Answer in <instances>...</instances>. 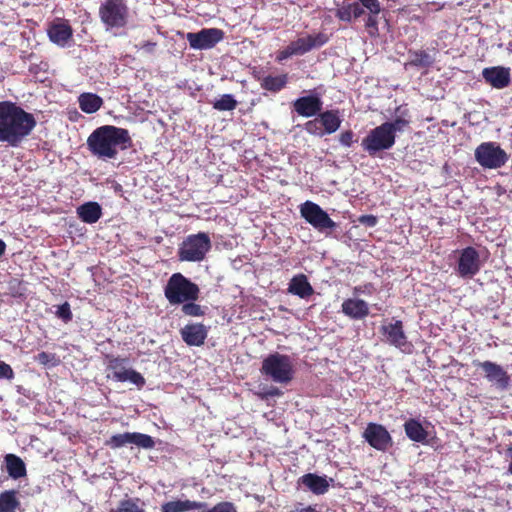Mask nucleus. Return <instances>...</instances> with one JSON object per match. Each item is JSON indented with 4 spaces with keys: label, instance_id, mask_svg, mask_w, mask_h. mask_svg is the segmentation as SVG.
<instances>
[{
    "label": "nucleus",
    "instance_id": "nucleus-1",
    "mask_svg": "<svg viewBox=\"0 0 512 512\" xmlns=\"http://www.w3.org/2000/svg\"><path fill=\"white\" fill-rule=\"evenodd\" d=\"M37 125L32 113L12 101H0V142L18 147Z\"/></svg>",
    "mask_w": 512,
    "mask_h": 512
},
{
    "label": "nucleus",
    "instance_id": "nucleus-2",
    "mask_svg": "<svg viewBox=\"0 0 512 512\" xmlns=\"http://www.w3.org/2000/svg\"><path fill=\"white\" fill-rule=\"evenodd\" d=\"M132 145L129 131L113 125L100 126L87 138L88 150L98 159H115L120 150H127Z\"/></svg>",
    "mask_w": 512,
    "mask_h": 512
},
{
    "label": "nucleus",
    "instance_id": "nucleus-3",
    "mask_svg": "<svg viewBox=\"0 0 512 512\" xmlns=\"http://www.w3.org/2000/svg\"><path fill=\"white\" fill-rule=\"evenodd\" d=\"M199 286L182 273H173L164 287V295L171 305H179L199 298Z\"/></svg>",
    "mask_w": 512,
    "mask_h": 512
},
{
    "label": "nucleus",
    "instance_id": "nucleus-4",
    "mask_svg": "<svg viewBox=\"0 0 512 512\" xmlns=\"http://www.w3.org/2000/svg\"><path fill=\"white\" fill-rule=\"evenodd\" d=\"M211 248L212 242L208 233L190 234L179 244L177 257L181 262H202Z\"/></svg>",
    "mask_w": 512,
    "mask_h": 512
},
{
    "label": "nucleus",
    "instance_id": "nucleus-5",
    "mask_svg": "<svg viewBox=\"0 0 512 512\" xmlns=\"http://www.w3.org/2000/svg\"><path fill=\"white\" fill-rule=\"evenodd\" d=\"M260 371L276 383L287 384L294 378V367L291 357L278 352L269 354L262 361Z\"/></svg>",
    "mask_w": 512,
    "mask_h": 512
},
{
    "label": "nucleus",
    "instance_id": "nucleus-6",
    "mask_svg": "<svg viewBox=\"0 0 512 512\" xmlns=\"http://www.w3.org/2000/svg\"><path fill=\"white\" fill-rule=\"evenodd\" d=\"M106 371L112 373V379L116 382H126L136 385L139 389H141L146 381L141 373L138 371L127 368L126 365L128 363V358L114 356L112 354H106L104 356Z\"/></svg>",
    "mask_w": 512,
    "mask_h": 512
},
{
    "label": "nucleus",
    "instance_id": "nucleus-7",
    "mask_svg": "<svg viewBox=\"0 0 512 512\" xmlns=\"http://www.w3.org/2000/svg\"><path fill=\"white\" fill-rule=\"evenodd\" d=\"M99 17L109 28H123L129 17V7L126 0H104L99 7Z\"/></svg>",
    "mask_w": 512,
    "mask_h": 512
},
{
    "label": "nucleus",
    "instance_id": "nucleus-8",
    "mask_svg": "<svg viewBox=\"0 0 512 512\" xmlns=\"http://www.w3.org/2000/svg\"><path fill=\"white\" fill-rule=\"evenodd\" d=\"M301 217L314 229L321 233H328L336 229L337 224L328 213L318 204L312 201H306L300 205Z\"/></svg>",
    "mask_w": 512,
    "mask_h": 512
},
{
    "label": "nucleus",
    "instance_id": "nucleus-9",
    "mask_svg": "<svg viewBox=\"0 0 512 512\" xmlns=\"http://www.w3.org/2000/svg\"><path fill=\"white\" fill-rule=\"evenodd\" d=\"M326 40V37L321 33L300 37L290 42L284 49L278 51L276 61L281 63L292 56L304 55L312 49L324 45Z\"/></svg>",
    "mask_w": 512,
    "mask_h": 512
},
{
    "label": "nucleus",
    "instance_id": "nucleus-10",
    "mask_svg": "<svg viewBox=\"0 0 512 512\" xmlns=\"http://www.w3.org/2000/svg\"><path fill=\"white\" fill-rule=\"evenodd\" d=\"M395 138L396 135H392L385 125L381 124L369 131L362 139L361 145L370 156L374 157L378 152L392 148Z\"/></svg>",
    "mask_w": 512,
    "mask_h": 512
},
{
    "label": "nucleus",
    "instance_id": "nucleus-11",
    "mask_svg": "<svg viewBox=\"0 0 512 512\" xmlns=\"http://www.w3.org/2000/svg\"><path fill=\"white\" fill-rule=\"evenodd\" d=\"M475 159L483 168L496 169L505 165L508 155L496 143L484 142L476 148Z\"/></svg>",
    "mask_w": 512,
    "mask_h": 512
},
{
    "label": "nucleus",
    "instance_id": "nucleus-12",
    "mask_svg": "<svg viewBox=\"0 0 512 512\" xmlns=\"http://www.w3.org/2000/svg\"><path fill=\"white\" fill-rule=\"evenodd\" d=\"M224 38V32L218 28H203L198 32H189L186 39L192 49L208 50L215 47Z\"/></svg>",
    "mask_w": 512,
    "mask_h": 512
},
{
    "label": "nucleus",
    "instance_id": "nucleus-13",
    "mask_svg": "<svg viewBox=\"0 0 512 512\" xmlns=\"http://www.w3.org/2000/svg\"><path fill=\"white\" fill-rule=\"evenodd\" d=\"M127 444H134L144 449H152L155 446V441L147 434L139 432H125L122 434H115L105 442V445L111 449H118Z\"/></svg>",
    "mask_w": 512,
    "mask_h": 512
},
{
    "label": "nucleus",
    "instance_id": "nucleus-14",
    "mask_svg": "<svg viewBox=\"0 0 512 512\" xmlns=\"http://www.w3.org/2000/svg\"><path fill=\"white\" fill-rule=\"evenodd\" d=\"M363 438L372 448L382 452H386L393 445L389 431L378 423H368L363 432Z\"/></svg>",
    "mask_w": 512,
    "mask_h": 512
},
{
    "label": "nucleus",
    "instance_id": "nucleus-15",
    "mask_svg": "<svg viewBox=\"0 0 512 512\" xmlns=\"http://www.w3.org/2000/svg\"><path fill=\"white\" fill-rule=\"evenodd\" d=\"M474 366L482 369L485 378L497 389L504 391L511 385V377L502 366L492 361H474Z\"/></svg>",
    "mask_w": 512,
    "mask_h": 512
},
{
    "label": "nucleus",
    "instance_id": "nucleus-16",
    "mask_svg": "<svg viewBox=\"0 0 512 512\" xmlns=\"http://www.w3.org/2000/svg\"><path fill=\"white\" fill-rule=\"evenodd\" d=\"M479 253L474 247L464 248L459 256L457 273L462 278H472L480 271Z\"/></svg>",
    "mask_w": 512,
    "mask_h": 512
},
{
    "label": "nucleus",
    "instance_id": "nucleus-17",
    "mask_svg": "<svg viewBox=\"0 0 512 512\" xmlns=\"http://www.w3.org/2000/svg\"><path fill=\"white\" fill-rule=\"evenodd\" d=\"M47 35L52 43L65 47L73 37V28L68 20L57 18L49 24Z\"/></svg>",
    "mask_w": 512,
    "mask_h": 512
},
{
    "label": "nucleus",
    "instance_id": "nucleus-18",
    "mask_svg": "<svg viewBox=\"0 0 512 512\" xmlns=\"http://www.w3.org/2000/svg\"><path fill=\"white\" fill-rule=\"evenodd\" d=\"M323 108V101L318 94H309L297 98L293 102L294 111L302 117H313L319 115Z\"/></svg>",
    "mask_w": 512,
    "mask_h": 512
},
{
    "label": "nucleus",
    "instance_id": "nucleus-19",
    "mask_svg": "<svg viewBox=\"0 0 512 512\" xmlns=\"http://www.w3.org/2000/svg\"><path fill=\"white\" fill-rule=\"evenodd\" d=\"M482 76L488 84L496 89H503L511 82L510 69L502 66L484 68Z\"/></svg>",
    "mask_w": 512,
    "mask_h": 512
},
{
    "label": "nucleus",
    "instance_id": "nucleus-20",
    "mask_svg": "<svg viewBox=\"0 0 512 512\" xmlns=\"http://www.w3.org/2000/svg\"><path fill=\"white\" fill-rule=\"evenodd\" d=\"M183 341L189 346H202L208 335L206 326L202 323L187 324L180 330Z\"/></svg>",
    "mask_w": 512,
    "mask_h": 512
},
{
    "label": "nucleus",
    "instance_id": "nucleus-21",
    "mask_svg": "<svg viewBox=\"0 0 512 512\" xmlns=\"http://www.w3.org/2000/svg\"><path fill=\"white\" fill-rule=\"evenodd\" d=\"M381 332L386 338V342L397 348H402L407 343V336L403 330V323L401 320H396L394 323H389L381 327Z\"/></svg>",
    "mask_w": 512,
    "mask_h": 512
},
{
    "label": "nucleus",
    "instance_id": "nucleus-22",
    "mask_svg": "<svg viewBox=\"0 0 512 512\" xmlns=\"http://www.w3.org/2000/svg\"><path fill=\"white\" fill-rule=\"evenodd\" d=\"M288 292L302 299H307L314 294V289L306 275L298 274L290 280Z\"/></svg>",
    "mask_w": 512,
    "mask_h": 512
},
{
    "label": "nucleus",
    "instance_id": "nucleus-23",
    "mask_svg": "<svg viewBox=\"0 0 512 512\" xmlns=\"http://www.w3.org/2000/svg\"><path fill=\"white\" fill-rule=\"evenodd\" d=\"M343 313L352 319H363L369 314L368 304L362 299H346L342 303Z\"/></svg>",
    "mask_w": 512,
    "mask_h": 512
},
{
    "label": "nucleus",
    "instance_id": "nucleus-24",
    "mask_svg": "<svg viewBox=\"0 0 512 512\" xmlns=\"http://www.w3.org/2000/svg\"><path fill=\"white\" fill-rule=\"evenodd\" d=\"M206 506L205 502L176 499L163 503L161 505V512H188L191 510H201Z\"/></svg>",
    "mask_w": 512,
    "mask_h": 512
},
{
    "label": "nucleus",
    "instance_id": "nucleus-25",
    "mask_svg": "<svg viewBox=\"0 0 512 512\" xmlns=\"http://www.w3.org/2000/svg\"><path fill=\"white\" fill-rule=\"evenodd\" d=\"M301 483L316 495H322L329 489V482L326 476H319L314 473H307L300 478Z\"/></svg>",
    "mask_w": 512,
    "mask_h": 512
},
{
    "label": "nucleus",
    "instance_id": "nucleus-26",
    "mask_svg": "<svg viewBox=\"0 0 512 512\" xmlns=\"http://www.w3.org/2000/svg\"><path fill=\"white\" fill-rule=\"evenodd\" d=\"M406 436L414 442L426 444L428 432L419 420L409 418L403 425Z\"/></svg>",
    "mask_w": 512,
    "mask_h": 512
},
{
    "label": "nucleus",
    "instance_id": "nucleus-27",
    "mask_svg": "<svg viewBox=\"0 0 512 512\" xmlns=\"http://www.w3.org/2000/svg\"><path fill=\"white\" fill-rule=\"evenodd\" d=\"M77 215L87 224L96 223L102 216V208L97 202H86L77 208Z\"/></svg>",
    "mask_w": 512,
    "mask_h": 512
},
{
    "label": "nucleus",
    "instance_id": "nucleus-28",
    "mask_svg": "<svg viewBox=\"0 0 512 512\" xmlns=\"http://www.w3.org/2000/svg\"><path fill=\"white\" fill-rule=\"evenodd\" d=\"M318 116L321 120L325 135L333 134L341 126L342 119L338 109L326 110L324 112L321 111Z\"/></svg>",
    "mask_w": 512,
    "mask_h": 512
},
{
    "label": "nucleus",
    "instance_id": "nucleus-29",
    "mask_svg": "<svg viewBox=\"0 0 512 512\" xmlns=\"http://www.w3.org/2000/svg\"><path fill=\"white\" fill-rule=\"evenodd\" d=\"M364 14V9L359 2L343 3L336 11V17L345 22H351Z\"/></svg>",
    "mask_w": 512,
    "mask_h": 512
},
{
    "label": "nucleus",
    "instance_id": "nucleus-30",
    "mask_svg": "<svg viewBox=\"0 0 512 512\" xmlns=\"http://www.w3.org/2000/svg\"><path fill=\"white\" fill-rule=\"evenodd\" d=\"M434 58L425 50H408V61L405 66L416 68H429L434 63Z\"/></svg>",
    "mask_w": 512,
    "mask_h": 512
},
{
    "label": "nucleus",
    "instance_id": "nucleus-31",
    "mask_svg": "<svg viewBox=\"0 0 512 512\" xmlns=\"http://www.w3.org/2000/svg\"><path fill=\"white\" fill-rule=\"evenodd\" d=\"M257 79L260 81L262 89L272 93H278L287 85L288 74L283 73L277 76L268 75L263 78L258 77Z\"/></svg>",
    "mask_w": 512,
    "mask_h": 512
},
{
    "label": "nucleus",
    "instance_id": "nucleus-32",
    "mask_svg": "<svg viewBox=\"0 0 512 512\" xmlns=\"http://www.w3.org/2000/svg\"><path fill=\"white\" fill-rule=\"evenodd\" d=\"M19 492L14 489L5 490L0 493V512H17L20 510L21 502L18 498Z\"/></svg>",
    "mask_w": 512,
    "mask_h": 512
},
{
    "label": "nucleus",
    "instance_id": "nucleus-33",
    "mask_svg": "<svg viewBox=\"0 0 512 512\" xmlns=\"http://www.w3.org/2000/svg\"><path fill=\"white\" fill-rule=\"evenodd\" d=\"M6 471L13 479H19L26 475V466L23 460L15 454H7L4 458Z\"/></svg>",
    "mask_w": 512,
    "mask_h": 512
},
{
    "label": "nucleus",
    "instance_id": "nucleus-34",
    "mask_svg": "<svg viewBox=\"0 0 512 512\" xmlns=\"http://www.w3.org/2000/svg\"><path fill=\"white\" fill-rule=\"evenodd\" d=\"M78 102L80 109L87 114L97 112L103 105V99L94 93H82Z\"/></svg>",
    "mask_w": 512,
    "mask_h": 512
},
{
    "label": "nucleus",
    "instance_id": "nucleus-35",
    "mask_svg": "<svg viewBox=\"0 0 512 512\" xmlns=\"http://www.w3.org/2000/svg\"><path fill=\"white\" fill-rule=\"evenodd\" d=\"M140 502L141 500L139 498L123 499L119 502L118 506L111 509L110 512H144Z\"/></svg>",
    "mask_w": 512,
    "mask_h": 512
},
{
    "label": "nucleus",
    "instance_id": "nucleus-36",
    "mask_svg": "<svg viewBox=\"0 0 512 512\" xmlns=\"http://www.w3.org/2000/svg\"><path fill=\"white\" fill-rule=\"evenodd\" d=\"M237 105L238 102L232 94H223L213 102V108L218 111H232Z\"/></svg>",
    "mask_w": 512,
    "mask_h": 512
},
{
    "label": "nucleus",
    "instance_id": "nucleus-37",
    "mask_svg": "<svg viewBox=\"0 0 512 512\" xmlns=\"http://www.w3.org/2000/svg\"><path fill=\"white\" fill-rule=\"evenodd\" d=\"M181 311L186 316L201 317L205 315V308L196 304L195 301L182 303Z\"/></svg>",
    "mask_w": 512,
    "mask_h": 512
},
{
    "label": "nucleus",
    "instance_id": "nucleus-38",
    "mask_svg": "<svg viewBox=\"0 0 512 512\" xmlns=\"http://www.w3.org/2000/svg\"><path fill=\"white\" fill-rule=\"evenodd\" d=\"M35 361L45 367H55L60 363L55 353L42 351L35 356Z\"/></svg>",
    "mask_w": 512,
    "mask_h": 512
},
{
    "label": "nucleus",
    "instance_id": "nucleus-39",
    "mask_svg": "<svg viewBox=\"0 0 512 512\" xmlns=\"http://www.w3.org/2000/svg\"><path fill=\"white\" fill-rule=\"evenodd\" d=\"M378 17L379 14L369 13L365 21V29L371 38H376L379 36Z\"/></svg>",
    "mask_w": 512,
    "mask_h": 512
},
{
    "label": "nucleus",
    "instance_id": "nucleus-40",
    "mask_svg": "<svg viewBox=\"0 0 512 512\" xmlns=\"http://www.w3.org/2000/svg\"><path fill=\"white\" fill-rule=\"evenodd\" d=\"M304 129L307 133L314 135V136L323 137L325 135L323 127H322V123H321V120L319 117L315 118L313 120L307 121L304 125Z\"/></svg>",
    "mask_w": 512,
    "mask_h": 512
},
{
    "label": "nucleus",
    "instance_id": "nucleus-41",
    "mask_svg": "<svg viewBox=\"0 0 512 512\" xmlns=\"http://www.w3.org/2000/svg\"><path fill=\"white\" fill-rule=\"evenodd\" d=\"M383 125H385V127L387 128V130L392 134V135H395L396 132L398 131H402L406 126H408L409 124V121L404 119V118H401V117H398L396 118L394 121L392 122H384L382 123Z\"/></svg>",
    "mask_w": 512,
    "mask_h": 512
},
{
    "label": "nucleus",
    "instance_id": "nucleus-42",
    "mask_svg": "<svg viewBox=\"0 0 512 512\" xmlns=\"http://www.w3.org/2000/svg\"><path fill=\"white\" fill-rule=\"evenodd\" d=\"M55 315L64 323L70 322L73 318L70 304L68 302H64L63 304L57 306Z\"/></svg>",
    "mask_w": 512,
    "mask_h": 512
},
{
    "label": "nucleus",
    "instance_id": "nucleus-43",
    "mask_svg": "<svg viewBox=\"0 0 512 512\" xmlns=\"http://www.w3.org/2000/svg\"><path fill=\"white\" fill-rule=\"evenodd\" d=\"M206 512H237V508L232 502L222 501L208 509Z\"/></svg>",
    "mask_w": 512,
    "mask_h": 512
},
{
    "label": "nucleus",
    "instance_id": "nucleus-44",
    "mask_svg": "<svg viewBox=\"0 0 512 512\" xmlns=\"http://www.w3.org/2000/svg\"><path fill=\"white\" fill-rule=\"evenodd\" d=\"M358 2L362 5V8H366L369 13L380 14L381 12V6L378 0H359Z\"/></svg>",
    "mask_w": 512,
    "mask_h": 512
},
{
    "label": "nucleus",
    "instance_id": "nucleus-45",
    "mask_svg": "<svg viewBox=\"0 0 512 512\" xmlns=\"http://www.w3.org/2000/svg\"><path fill=\"white\" fill-rule=\"evenodd\" d=\"M354 136L355 134L352 130L343 131L339 135V142L341 143V145L345 147H351L352 144L355 142Z\"/></svg>",
    "mask_w": 512,
    "mask_h": 512
},
{
    "label": "nucleus",
    "instance_id": "nucleus-46",
    "mask_svg": "<svg viewBox=\"0 0 512 512\" xmlns=\"http://www.w3.org/2000/svg\"><path fill=\"white\" fill-rule=\"evenodd\" d=\"M14 376L15 374L12 367L3 361H0V379L12 380Z\"/></svg>",
    "mask_w": 512,
    "mask_h": 512
},
{
    "label": "nucleus",
    "instance_id": "nucleus-47",
    "mask_svg": "<svg viewBox=\"0 0 512 512\" xmlns=\"http://www.w3.org/2000/svg\"><path fill=\"white\" fill-rule=\"evenodd\" d=\"M359 221L368 227H374L377 224V217L374 215H363L359 218Z\"/></svg>",
    "mask_w": 512,
    "mask_h": 512
},
{
    "label": "nucleus",
    "instance_id": "nucleus-48",
    "mask_svg": "<svg viewBox=\"0 0 512 512\" xmlns=\"http://www.w3.org/2000/svg\"><path fill=\"white\" fill-rule=\"evenodd\" d=\"M374 290V286L372 283H367L363 286H357L354 288V292L356 294L358 293H368V294H371Z\"/></svg>",
    "mask_w": 512,
    "mask_h": 512
},
{
    "label": "nucleus",
    "instance_id": "nucleus-49",
    "mask_svg": "<svg viewBox=\"0 0 512 512\" xmlns=\"http://www.w3.org/2000/svg\"><path fill=\"white\" fill-rule=\"evenodd\" d=\"M156 45L157 44L155 42L145 41L141 44L140 49L144 50L146 53L152 54L155 51Z\"/></svg>",
    "mask_w": 512,
    "mask_h": 512
},
{
    "label": "nucleus",
    "instance_id": "nucleus-50",
    "mask_svg": "<svg viewBox=\"0 0 512 512\" xmlns=\"http://www.w3.org/2000/svg\"><path fill=\"white\" fill-rule=\"evenodd\" d=\"M268 396H278L280 395V390L278 388H272L270 391L266 393Z\"/></svg>",
    "mask_w": 512,
    "mask_h": 512
},
{
    "label": "nucleus",
    "instance_id": "nucleus-51",
    "mask_svg": "<svg viewBox=\"0 0 512 512\" xmlns=\"http://www.w3.org/2000/svg\"><path fill=\"white\" fill-rule=\"evenodd\" d=\"M6 244L3 240L0 239V257L5 253Z\"/></svg>",
    "mask_w": 512,
    "mask_h": 512
},
{
    "label": "nucleus",
    "instance_id": "nucleus-52",
    "mask_svg": "<svg viewBox=\"0 0 512 512\" xmlns=\"http://www.w3.org/2000/svg\"><path fill=\"white\" fill-rule=\"evenodd\" d=\"M299 512H319V511H317L314 507L308 506L306 508L299 510Z\"/></svg>",
    "mask_w": 512,
    "mask_h": 512
},
{
    "label": "nucleus",
    "instance_id": "nucleus-53",
    "mask_svg": "<svg viewBox=\"0 0 512 512\" xmlns=\"http://www.w3.org/2000/svg\"><path fill=\"white\" fill-rule=\"evenodd\" d=\"M508 472L512 475V457L508 465Z\"/></svg>",
    "mask_w": 512,
    "mask_h": 512
}]
</instances>
